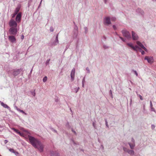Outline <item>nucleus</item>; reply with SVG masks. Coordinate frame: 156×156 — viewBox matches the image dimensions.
I'll list each match as a JSON object with an SVG mask.
<instances>
[{
  "mask_svg": "<svg viewBox=\"0 0 156 156\" xmlns=\"http://www.w3.org/2000/svg\"><path fill=\"white\" fill-rule=\"evenodd\" d=\"M145 105H144V107H143V110L144 111H145Z\"/></svg>",
  "mask_w": 156,
  "mask_h": 156,
  "instance_id": "nucleus-64",
  "label": "nucleus"
},
{
  "mask_svg": "<svg viewBox=\"0 0 156 156\" xmlns=\"http://www.w3.org/2000/svg\"><path fill=\"white\" fill-rule=\"evenodd\" d=\"M127 45L131 47L133 49H135L134 46L133 45V44L132 43H128L127 44Z\"/></svg>",
  "mask_w": 156,
  "mask_h": 156,
  "instance_id": "nucleus-21",
  "label": "nucleus"
},
{
  "mask_svg": "<svg viewBox=\"0 0 156 156\" xmlns=\"http://www.w3.org/2000/svg\"><path fill=\"white\" fill-rule=\"evenodd\" d=\"M79 88H79V87H78V88H77V90L76 91V93H77V92H78V90H79Z\"/></svg>",
  "mask_w": 156,
  "mask_h": 156,
  "instance_id": "nucleus-60",
  "label": "nucleus"
},
{
  "mask_svg": "<svg viewBox=\"0 0 156 156\" xmlns=\"http://www.w3.org/2000/svg\"><path fill=\"white\" fill-rule=\"evenodd\" d=\"M47 77L46 76H44L43 79V82H45L47 81Z\"/></svg>",
  "mask_w": 156,
  "mask_h": 156,
  "instance_id": "nucleus-27",
  "label": "nucleus"
},
{
  "mask_svg": "<svg viewBox=\"0 0 156 156\" xmlns=\"http://www.w3.org/2000/svg\"><path fill=\"white\" fill-rule=\"evenodd\" d=\"M109 93H110V94H111V96H112V90H110V91H109Z\"/></svg>",
  "mask_w": 156,
  "mask_h": 156,
  "instance_id": "nucleus-53",
  "label": "nucleus"
},
{
  "mask_svg": "<svg viewBox=\"0 0 156 156\" xmlns=\"http://www.w3.org/2000/svg\"><path fill=\"white\" fill-rule=\"evenodd\" d=\"M104 24L105 25H108L111 23V20L109 17H106L104 19Z\"/></svg>",
  "mask_w": 156,
  "mask_h": 156,
  "instance_id": "nucleus-5",
  "label": "nucleus"
},
{
  "mask_svg": "<svg viewBox=\"0 0 156 156\" xmlns=\"http://www.w3.org/2000/svg\"><path fill=\"white\" fill-rule=\"evenodd\" d=\"M20 69L14 70L12 74L14 76H16L20 74Z\"/></svg>",
  "mask_w": 156,
  "mask_h": 156,
  "instance_id": "nucleus-12",
  "label": "nucleus"
},
{
  "mask_svg": "<svg viewBox=\"0 0 156 156\" xmlns=\"http://www.w3.org/2000/svg\"><path fill=\"white\" fill-rule=\"evenodd\" d=\"M17 22L14 21L13 19H11L9 22V26L11 27H17Z\"/></svg>",
  "mask_w": 156,
  "mask_h": 156,
  "instance_id": "nucleus-4",
  "label": "nucleus"
},
{
  "mask_svg": "<svg viewBox=\"0 0 156 156\" xmlns=\"http://www.w3.org/2000/svg\"><path fill=\"white\" fill-rule=\"evenodd\" d=\"M8 140H4V142H5V144H6V143H7L8 142Z\"/></svg>",
  "mask_w": 156,
  "mask_h": 156,
  "instance_id": "nucleus-50",
  "label": "nucleus"
},
{
  "mask_svg": "<svg viewBox=\"0 0 156 156\" xmlns=\"http://www.w3.org/2000/svg\"><path fill=\"white\" fill-rule=\"evenodd\" d=\"M16 13H14L12 15V18H14L16 15L17 14Z\"/></svg>",
  "mask_w": 156,
  "mask_h": 156,
  "instance_id": "nucleus-42",
  "label": "nucleus"
},
{
  "mask_svg": "<svg viewBox=\"0 0 156 156\" xmlns=\"http://www.w3.org/2000/svg\"><path fill=\"white\" fill-rule=\"evenodd\" d=\"M136 12L139 15L143 16L144 15V12L143 10L140 8H138L136 10Z\"/></svg>",
  "mask_w": 156,
  "mask_h": 156,
  "instance_id": "nucleus-13",
  "label": "nucleus"
},
{
  "mask_svg": "<svg viewBox=\"0 0 156 156\" xmlns=\"http://www.w3.org/2000/svg\"><path fill=\"white\" fill-rule=\"evenodd\" d=\"M50 59H48L46 61V65H48L49 64V62L50 61Z\"/></svg>",
  "mask_w": 156,
  "mask_h": 156,
  "instance_id": "nucleus-31",
  "label": "nucleus"
},
{
  "mask_svg": "<svg viewBox=\"0 0 156 156\" xmlns=\"http://www.w3.org/2000/svg\"><path fill=\"white\" fill-rule=\"evenodd\" d=\"M73 23L75 25V27H74L73 31H78V27L75 24V23L74 22Z\"/></svg>",
  "mask_w": 156,
  "mask_h": 156,
  "instance_id": "nucleus-20",
  "label": "nucleus"
},
{
  "mask_svg": "<svg viewBox=\"0 0 156 156\" xmlns=\"http://www.w3.org/2000/svg\"><path fill=\"white\" fill-rule=\"evenodd\" d=\"M75 72V68H73L71 71L70 74L71 79L72 81H73L74 79Z\"/></svg>",
  "mask_w": 156,
  "mask_h": 156,
  "instance_id": "nucleus-8",
  "label": "nucleus"
},
{
  "mask_svg": "<svg viewBox=\"0 0 156 156\" xmlns=\"http://www.w3.org/2000/svg\"><path fill=\"white\" fill-rule=\"evenodd\" d=\"M58 34L56 36V37H55V40H56L57 41V40H58Z\"/></svg>",
  "mask_w": 156,
  "mask_h": 156,
  "instance_id": "nucleus-45",
  "label": "nucleus"
},
{
  "mask_svg": "<svg viewBox=\"0 0 156 156\" xmlns=\"http://www.w3.org/2000/svg\"><path fill=\"white\" fill-rule=\"evenodd\" d=\"M105 125H106V126L108 127V128L109 127V126L108 125V122H107V119H105Z\"/></svg>",
  "mask_w": 156,
  "mask_h": 156,
  "instance_id": "nucleus-29",
  "label": "nucleus"
},
{
  "mask_svg": "<svg viewBox=\"0 0 156 156\" xmlns=\"http://www.w3.org/2000/svg\"><path fill=\"white\" fill-rule=\"evenodd\" d=\"M151 109V111H153L155 112V110L154 109V108L152 107H150Z\"/></svg>",
  "mask_w": 156,
  "mask_h": 156,
  "instance_id": "nucleus-37",
  "label": "nucleus"
},
{
  "mask_svg": "<svg viewBox=\"0 0 156 156\" xmlns=\"http://www.w3.org/2000/svg\"><path fill=\"white\" fill-rule=\"evenodd\" d=\"M139 51L141 53L142 55H144L145 54L144 51L142 50L141 48L140 49Z\"/></svg>",
  "mask_w": 156,
  "mask_h": 156,
  "instance_id": "nucleus-30",
  "label": "nucleus"
},
{
  "mask_svg": "<svg viewBox=\"0 0 156 156\" xmlns=\"http://www.w3.org/2000/svg\"><path fill=\"white\" fill-rule=\"evenodd\" d=\"M54 28L52 27H50V31L51 32H53L54 31Z\"/></svg>",
  "mask_w": 156,
  "mask_h": 156,
  "instance_id": "nucleus-40",
  "label": "nucleus"
},
{
  "mask_svg": "<svg viewBox=\"0 0 156 156\" xmlns=\"http://www.w3.org/2000/svg\"><path fill=\"white\" fill-rule=\"evenodd\" d=\"M132 71L135 74V75H136V76H138V73H137V72L136 71V70H132Z\"/></svg>",
  "mask_w": 156,
  "mask_h": 156,
  "instance_id": "nucleus-32",
  "label": "nucleus"
},
{
  "mask_svg": "<svg viewBox=\"0 0 156 156\" xmlns=\"http://www.w3.org/2000/svg\"><path fill=\"white\" fill-rule=\"evenodd\" d=\"M93 126H94V127L95 128V129H96V126H95V123L93 122Z\"/></svg>",
  "mask_w": 156,
  "mask_h": 156,
  "instance_id": "nucleus-52",
  "label": "nucleus"
},
{
  "mask_svg": "<svg viewBox=\"0 0 156 156\" xmlns=\"http://www.w3.org/2000/svg\"><path fill=\"white\" fill-rule=\"evenodd\" d=\"M12 129L15 131L16 132L19 134L20 135H21V133L17 129H15V128H12Z\"/></svg>",
  "mask_w": 156,
  "mask_h": 156,
  "instance_id": "nucleus-19",
  "label": "nucleus"
},
{
  "mask_svg": "<svg viewBox=\"0 0 156 156\" xmlns=\"http://www.w3.org/2000/svg\"><path fill=\"white\" fill-rule=\"evenodd\" d=\"M134 153V152L133 150H130L129 151V154L131 155H133Z\"/></svg>",
  "mask_w": 156,
  "mask_h": 156,
  "instance_id": "nucleus-25",
  "label": "nucleus"
},
{
  "mask_svg": "<svg viewBox=\"0 0 156 156\" xmlns=\"http://www.w3.org/2000/svg\"><path fill=\"white\" fill-rule=\"evenodd\" d=\"M130 150L128 149L126 152H127L129 154Z\"/></svg>",
  "mask_w": 156,
  "mask_h": 156,
  "instance_id": "nucleus-57",
  "label": "nucleus"
},
{
  "mask_svg": "<svg viewBox=\"0 0 156 156\" xmlns=\"http://www.w3.org/2000/svg\"><path fill=\"white\" fill-rule=\"evenodd\" d=\"M16 109L18 111L20 112H22L23 114H24L25 115H27V113L25 112L23 110H20V109L17 108V107H16Z\"/></svg>",
  "mask_w": 156,
  "mask_h": 156,
  "instance_id": "nucleus-23",
  "label": "nucleus"
},
{
  "mask_svg": "<svg viewBox=\"0 0 156 156\" xmlns=\"http://www.w3.org/2000/svg\"><path fill=\"white\" fill-rule=\"evenodd\" d=\"M72 131L75 134H76V133L75 132V131L73 129H72Z\"/></svg>",
  "mask_w": 156,
  "mask_h": 156,
  "instance_id": "nucleus-58",
  "label": "nucleus"
},
{
  "mask_svg": "<svg viewBox=\"0 0 156 156\" xmlns=\"http://www.w3.org/2000/svg\"><path fill=\"white\" fill-rule=\"evenodd\" d=\"M24 38V36L23 35H22V36H21V38L22 39H23Z\"/></svg>",
  "mask_w": 156,
  "mask_h": 156,
  "instance_id": "nucleus-61",
  "label": "nucleus"
},
{
  "mask_svg": "<svg viewBox=\"0 0 156 156\" xmlns=\"http://www.w3.org/2000/svg\"><path fill=\"white\" fill-rule=\"evenodd\" d=\"M84 30H85V33H87L88 31L87 28V27H84Z\"/></svg>",
  "mask_w": 156,
  "mask_h": 156,
  "instance_id": "nucleus-33",
  "label": "nucleus"
},
{
  "mask_svg": "<svg viewBox=\"0 0 156 156\" xmlns=\"http://www.w3.org/2000/svg\"><path fill=\"white\" fill-rule=\"evenodd\" d=\"M128 144L129 145L131 149H133L134 147L135 146V143H133V144H131L130 143H129Z\"/></svg>",
  "mask_w": 156,
  "mask_h": 156,
  "instance_id": "nucleus-18",
  "label": "nucleus"
},
{
  "mask_svg": "<svg viewBox=\"0 0 156 156\" xmlns=\"http://www.w3.org/2000/svg\"><path fill=\"white\" fill-rule=\"evenodd\" d=\"M108 0H104V2L105 4H107Z\"/></svg>",
  "mask_w": 156,
  "mask_h": 156,
  "instance_id": "nucleus-54",
  "label": "nucleus"
},
{
  "mask_svg": "<svg viewBox=\"0 0 156 156\" xmlns=\"http://www.w3.org/2000/svg\"><path fill=\"white\" fill-rule=\"evenodd\" d=\"M58 34L56 36V37H55V40H56L57 41V40H58Z\"/></svg>",
  "mask_w": 156,
  "mask_h": 156,
  "instance_id": "nucleus-44",
  "label": "nucleus"
},
{
  "mask_svg": "<svg viewBox=\"0 0 156 156\" xmlns=\"http://www.w3.org/2000/svg\"><path fill=\"white\" fill-rule=\"evenodd\" d=\"M14 153L17 156H18L19 154V153L18 152L15 151Z\"/></svg>",
  "mask_w": 156,
  "mask_h": 156,
  "instance_id": "nucleus-39",
  "label": "nucleus"
},
{
  "mask_svg": "<svg viewBox=\"0 0 156 156\" xmlns=\"http://www.w3.org/2000/svg\"><path fill=\"white\" fill-rule=\"evenodd\" d=\"M123 151L125 152H126L127 150L128 149H127V148L125 147H123Z\"/></svg>",
  "mask_w": 156,
  "mask_h": 156,
  "instance_id": "nucleus-34",
  "label": "nucleus"
},
{
  "mask_svg": "<svg viewBox=\"0 0 156 156\" xmlns=\"http://www.w3.org/2000/svg\"><path fill=\"white\" fill-rule=\"evenodd\" d=\"M9 150L11 152H12L13 153H14V152L15 151L13 149L10 148L9 149Z\"/></svg>",
  "mask_w": 156,
  "mask_h": 156,
  "instance_id": "nucleus-35",
  "label": "nucleus"
},
{
  "mask_svg": "<svg viewBox=\"0 0 156 156\" xmlns=\"http://www.w3.org/2000/svg\"><path fill=\"white\" fill-rule=\"evenodd\" d=\"M139 98L141 100H143V98H142V97L140 95H139Z\"/></svg>",
  "mask_w": 156,
  "mask_h": 156,
  "instance_id": "nucleus-46",
  "label": "nucleus"
},
{
  "mask_svg": "<svg viewBox=\"0 0 156 156\" xmlns=\"http://www.w3.org/2000/svg\"><path fill=\"white\" fill-rule=\"evenodd\" d=\"M82 86L83 87H84V83H82Z\"/></svg>",
  "mask_w": 156,
  "mask_h": 156,
  "instance_id": "nucleus-59",
  "label": "nucleus"
},
{
  "mask_svg": "<svg viewBox=\"0 0 156 156\" xmlns=\"http://www.w3.org/2000/svg\"><path fill=\"white\" fill-rule=\"evenodd\" d=\"M136 44L138 45L141 48L144 49L145 51H147V49L144 46V45L140 41H137L136 42Z\"/></svg>",
  "mask_w": 156,
  "mask_h": 156,
  "instance_id": "nucleus-9",
  "label": "nucleus"
},
{
  "mask_svg": "<svg viewBox=\"0 0 156 156\" xmlns=\"http://www.w3.org/2000/svg\"><path fill=\"white\" fill-rule=\"evenodd\" d=\"M144 60H147V62L150 64H152L154 62L153 58L151 56H145L144 58Z\"/></svg>",
  "mask_w": 156,
  "mask_h": 156,
  "instance_id": "nucleus-6",
  "label": "nucleus"
},
{
  "mask_svg": "<svg viewBox=\"0 0 156 156\" xmlns=\"http://www.w3.org/2000/svg\"><path fill=\"white\" fill-rule=\"evenodd\" d=\"M59 43V41L58 40H57V41L55 39V41L53 42L51 41L50 42V45L51 46H55V45H57Z\"/></svg>",
  "mask_w": 156,
  "mask_h": 156,
  "instance_id": "nucleus-15",
  "label": "nucleus"
},
{
  "mask_svg": "<svg viewBox=\"0 0 156 156\" xmlns=\"http://www.w3.org/2000/svg\"><path fill=\"white\" fill-rule=\"evenodd\" d=\"M122 41L124 42H126V39H124L123 38Z\"/></svg>",
  "mask_w": 156,
  "mask_h": 156,
  "instance_id": "nucleus-56",
  "label": "nucleus"
},
{
  "mask_svg": "<svg viewBox=\"0 0 156 156\" xmlns=\"http://www.w3.org/2000/svg\"><path fill=\"white\" fill-rule=\"evenodd\" d=\"M132 38L133 40L136 41L138 40L139 37L137 34L133 31H132Z\"/></svg>",
  "mask_w": 156,
  "mask_h": 156,
  "instance_id": "nucleus-7",
  "label": "nucleus"
},
{
  "mask_svg": "<svg viewBox=\"0 0 156 156\" xmlns=\"http://www.w3.org/2000/svg\"><path fill=\"white\" fill-rule=\"evenodd\" d=\"M73 39L77 37L78 36V31H73Z\"/></svg>",
  "mask_w": 156,
  "mask_h": 156,
  "instance_id": "nucleus-16",
  "label": "nucleus"
},
{
  "mask_svg": "<svg viewBox=\"0 0 156 156\" xmlns=\"http://www.w3.org/2000/svg\"><path fill=\"white\" fill-rule=\"evenodd\" d=\"M42 0H41V2H40V4H39V6H38V8L41 6V4L42 2Z\"/></svg>",
  "mask_w": 156,
  "mask_h": 156,
  "instance_id": "nucleus-55",
  "label": "nucleus"
},
{
  "mask_svg": "<svg viewBox=\"0 0 156 156\" xmlns=\"http://www.w3.org/2000/svg\"><path fill=\"white\" fill-rule=\"evenodd\" d=\"M122 33L123 36L126 37L127 39H130L131 37L129 31L126 30H122Z\"/></svg>",
  "mask_w": 156,
  "mask_h": 156,
  "instance_id": "nucleus-2",
  "label": "nucleus"
},
{
  "mask_svg": "<svg viewBox=\"0 0 156 156\" xmlns=\"http://www.w3.org/2000/svg\"><path fill=\"white\" fill-rule=\"evenodd\" d=\"M134 48H135V49H133L134 51H137V49H138L139 50H140V48L138 45H136L135 47H134Z\"/></svg>",
  "mask_w": 156,
  "mask_h": 156,
  "instance_id": "nucleus-22",
  "label": "nucleus"
},
{
  "mask_svg": "<svg viewBox=\"0 0 156 156\" xmlns=\"http://www.w3.org/2000/svg\"><path fill=\"white\" fill-rule=\"evenodd\" d=\"M131 141L133 143H135V140L133 138H132Z\"/></svg>",
  "mask_w": 156,
  "mask_h": 156,
  "instance_id": "nucleus-49",
  "label": "nucleus"
},
{
  "mask_svg": "<svg viewBox=\"0 0 156 156\" xmlns=\"http://www.w3.org/2000/svg\"><path fill=\"white\" fill-rule=\"evenodd\" d=\"M0 103L1 106L5 108H6L9 110L10 109V108L6 104H4L3 102H2L0 101Z\"/></svg>",
  "mask_w": 156,
  "mask_h": 156,
  "instance_id": "nucleus-14",
  "label": "nucleus"
},
{
  "mask_svg": "<svg viewBox=\"0 0 156 156\" xmlns=\"http://www.w3.org/2000/svg\"><path fill=\"white\" fill-rule=\"evenodd\" d=\"M35 89L34 91H31V93L34 96H35L36 95V93L35 92Z\"/></svg>",
  "mask_w": 156,
  "mask_h": 156,
  "instance_id": "nucleus-26",
  "label": "nucleus"
},
{
  "mask_svg": "<svg viewBox=\"0 0 156 156\" xmlns=\"http://www.w3.org/2000/svg\"><path fill=\"white\" fill-rule=\"evenodd\" d=\"M119 37L122 40L123 39V38L122 37H120V36H119Z\"/></svg>",
  "mask_w": 156,
  "mask_h": 156,
  "instance_id": "nucleus-62",
  "label": "nucleus"
},
{
  "mask_svg": "<svg viewBox=\"0 0 156 156\" xmlns=\"http://www.w3.org/2000/svg\"><path fill=\"white\" fill-rule=\"evenodd\" d=\"M85 77H83L82 81V83H85Z\"/></svg>",
  "mask_w": 156,
  "mask_h": 156,
  "instance_id": "nucleus-43",
  "label": "nucleus"
},
{
  "mask_svg": "<svg viewBox=\"0 0 156 156\" xmlns=\"http://www.w3.org/2000/svg\"><path fill=\"white\" fill-rule=\"evenodd\" d=\"M51 156H59V154L56 152H54L53 151H50Z\"/></svg>",
  "mask_w": 156,
  "mask_h": 156,
  "instance_id": "nucleus-17",
  "label": "nucleus"
},
{
  "mask_svg": "<svg viewBox=\"0 0 156 156\" xmlns=\"http://www.w3.org/2000/svg\"><path fill=\"white\" fill-rule=\"evenodd\" d=\"M8 39L12 43L15 42L16 39L15 37L13 35L9 36H8Z\"/></svg>",
  "mask_w": 156,
  "mask_h": 156,
  "instance_id": "nucleus-11",
  "label": "nucleus"
},
{
  "mask_svg": "<svg viewBox=\"0 0 156 156\" xmlns=\"http://www.w3.org/2000/svg\"><path fill=\"white\" fill-rule=\"evenodd\" d=\"M113 29H114V30H116L117 29L115 25H113Z\"/></svg>",
  "mask_w": 156,
  "mask_h": 156,
  "instance_id": "nucleus-47",
  "label": "nucleus"
},
{
  "mask_svg": "<svg viewBox=\"0 0 156 156\" xmlns=\"http://www.w3.org/2000/svg\"><path fill=\"white\" fill-rule=\"evenodd\" d=\"M10 34L16 35L17 32V27H11L9 30Z\"/></svg>",
  "mask_w": 156,
  "mask_h": 156,
  "instance_id": "nucleus-3",
  "label": "nucleus"
},
{
  "mask_svg": "<svg viewBox=\"0 0 156 156\" xmlns=\"http://www.w3.org/2000/svg\"><path fill=\"white\" fill-rule=\"evenodd\" d=\"M86 70L87 71V72L88 73H90V70L89 68L88 67H87L86 68Z\"/></svg>",
  "mask_w": 156,
  "mask_h": 156,
  "instance_id": "nucleus-38",
  "label": "nucleus"
},
{
  "mask_svg": "<svg viewBox=\"0 0 156 156\" xmlns=\"http://www.w3.org/2000/svg\"><path fill=\"white\" fill-rule=\"evenodd\" d=\"M155 128V126L153 124L151 125V128L152 129H154Z\"/></svg>",
  "mask_w": 156,
  "mask_h": 156,
  "instance_id": "nucleus-41",
  "label": "nucleus"
},
{
  "mask_svg": "<svg viewBox=\"0 0 156 156\" xmlns=\"http://www.w3.org/2000/svg\"><path fill=\"white\" fill-rule=\"evenodd\" d=\"M110 20L113 21H115L116 20V18L115 17H112L111 18Z\"/></svg>",
  "mask_w": 156,
  "mask_h": 156,
  "instance_id": "nucleus-28",
  "label": "nucleus"
},
{
  "mask_svg": "<svg viewBox=\"0 0 156 156\" xmlns=\"http://www.w3.org/2000/svg\"><path fill=\"white\" fill-rule=\"evenodd\" d=\"M103 47L105 49H107L108 48V47L106 45H104Z\"/></svg>",
  "mask_w": 156,
  "mask_h": 156,
  "instance_id": "nucleus-36",
  "label": "nucleus"
},
{
  "mask_svg": "<svg viewBox=\"0 0 156 156\" xmlns=\"http://www.w3.org/2000/svg\"><path fill=\"white\" fill-rule=\"evenodd\" d=\"M150 107H152L153 106V105H152V102H151V101H150Z\"/></svg>",
  "mask_w": 156,
  "mask_h": 156,
  "instance_id": "nucleus-51",
  "label": "nucleus"
},
{
  "mask_svg": "<svg viewBox=\"0 0 156 156\" xmlns=\"http://www.w3.org/2000/svg\"><path fill=\"white\" fill-rule=\"evenodd\" d=\"M28 137L30 144L34 147L37 149L40 152L43 151L44 145L41 141L30 136H29Z\"/></svg>",
  "mask_w": 156,
  "mask_h": 156,
  "instance_id": "nucleus-1",
  "label": "nucleus"
},
{
  "mask_svg": "<svg viewBox=\"0 0 156 156\" xmlns=\"http://www.w3.org/2000/svg\"><path fill=\"white\" fill-rule=\"evenodd\" d=\"M52 130L55 133H57V131L56 130H55V129H53V128L52 129Z\"/></svg>",
  "mask_w": 156,
  "mask_h": 156,
  "instance_id": "nucleus-48",
  "label": "nucleus"
},
{
  "mask_svg": "<svg viewBox=\"0 0 156 156\" xmlns=\"http://www.w3.org/2000/svg\"><path fill=\"white\" fill-rule=\"evenodd\" d=\"M20 10V8L17 7L16 9L15 10L14 12L15 13H16V14H17L18 12H19Z\"/></svg>",
  "mask_w": 156,
  "mask_h": 156,
  "instance_id": "nucleus-24",
  "label": "nucleus"
},
{
  "mask_svg": "<svg viewBox=\"0 0 156 156\" xmlns=\"http://www.w3.org/2000/svg\"><path fill=\"white\" fill-rule=\"evenodd\" d=\"M58 100L57 99H55V101L56 102H58Z\"/></svg>",
  "mask_w": 156,
  "mask_h": 156,
  "instance_id": "nucleus-63",
  "label": "nucleus"
},
{
  "mask_svg": "<svg viewBox=\"0 0 156 156\" xmlns=\"http://www.w3.org/2000/svg\"><path fill=\"white\" fill-rule=\"evenodd\" d=\"M21 13H19L16 16V20L17 23H19L20 22L21 18Z\"/></svg>",
  "mask_w": 156,
  "mask_h": 156,
  "instance_id": "nucleus-10",
  "label": "nucleus"
}]
</instances>
